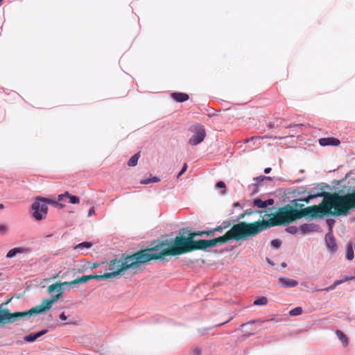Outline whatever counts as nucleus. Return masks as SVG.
Returning <instances> with one entry per match:
<instances>
[{"instance_id":"obj_1","label":"nucleus","mask_w":355,"mask_h":355,"mask_svg":"<svg viewBox=\"0 0 355 355\" xmlns=\"http://www.w3.org/2000/svg\"><path fill=\"white\" fill-rule=\"evenodd\" d=\"M318 197H322L323 200L318 205H313L315 211L313 214L306 215V217L313 218H322L327 215L347 216L349 214L350 193L340 195L338 193H329L322 191L315 194H310L304 198L297 200L310 203L311 200Z\"/></svg>"},{"instance_id":"obj_2","label":"nucleus","mask_w":355,"mask_h":355,"mask_svg":"<svg viewBox=\"0 0 355 355\" xmlns=\"http://www.w3.org/2000/svg\"><path fill=\"white\" fill-rule=\"evenodd\" d=\"M166 243L161 242L159 244L146 250H150L147 252L149 261L151 260L164 259L167 255H180L196 250H202L201 240H191V238L176 236L172 241V245L168 248L162 249Z\"/></svg>"},{"instance_id":"obj_3","label":"nucleus","mask_w":355,"mask_h":355,"mask_svg":"<svg viewBox=\"0 0 355 355\" xmlns=\"http://www.w3.org/2000/svg\"><path fill=\"white\" fill-rule=\"evenodd\" d=\"M150 251V250L144 249L131 255L125 256L123 260L114 259L110 261L109 268L107 269L108 272L106 274L110 275V278H113L123 271L138 268L140 265L149 262L147 252Z\"/></svg>"},{"instance_id":"obj_4","label":"nucleus","mask_w":355,"mask_h":355,"mask_svg":"<svg viewBox=\"0 0 355 355\" xmlns=\"http://www.w3.org/2000/svg\"><path fill=\"white\" fill-rule=\"evenodd\" d=\"M315 211L313 207H306L300 210L294 209L291 205H286L280 208L276 214L269 220H262L265 230L271 227L287 225L290 223L300 219L306 215L313 214Z\"/></svg>"},{"instance_id":"obj_5","label":"nucleus","mask_w":355,"mask_h":355,"mask_svg":"<svg viewBox=\"0 0 355 355\" xmlns=\"http://www.w3.org/2000/svg\"><path fill=\"white\" fill-rule=\"evenodd\" d=\"M265 230L262 220L253 223L240 222L234 224L229 231L232 240L245 241L255 236Z\"/></svg>"},{"instance_id":"obj_6","label":"nucleus","mask_w":355,"mask_h":355,"mask_svg":"<svg viewBox=\"0 0 355 355\" xmlns=\"http://www.w3.org/2000/svg\"><path fill=\"white\" fill-rule=\"evenodd\" d=\"M92 279V275H84L80 278H77L71 282H57L50 285L48 288V291L51 293L57 291L58 293L53 295L51 299H44L40 305L35 307L37 314L42 313L46 310L51 308L53 304L58 300L62 295V286L63 285H75L78 284L85 283Z\"/></svg>"},{"instance_id":"obj_7","label":"nucleus","mask_w":355,"mask_h":355,"mask_svg":"<svg viewBox=\"0 0 355 355\" xmlns=\"http://www.w3.org/2000/svg\"><path fill=\"white\" fill-rule=\"evenodd\" d=\"M37 314L35 307L23 312L10 313L8 309H2L0 306V327H3L8 323H14L17 320L24 317H31Z\"/></svg>"},{"instance_id":"obj_8","label":"nucleus","mask_w":355,"mask_h":355,"mask_svg":"<svg viewBox=\"0 0 355 355\" xmlns=\"http://www.w3.org/2000/svg\"><path fill=\"white\" fill-rule=\"evenodd\" d=\"M49 198H37L32 205V209L34 211L33 216L37 220H40L45 218L48 211Z\"/></svg>"},{"instance_id":"obj_9","label":"nucleus","mask_w":355,"mask_h":355,"mask_svg":"<svg viewBox=\"0 0 355 355\" xmlns=\"http://www.w3.org/2000/svg\"><path fill=\"white\" fill-rule=\"evenodd\" d=\"M189 130L194 132V135L189 140V144L196 146L204 140L206 132L203 125L200 124L194 125L191 126Z\"/></svg>"},{"instance_id":"obj_10","label":"nucleus","mask_w":355,"mask_h":355,"mask_svg":"<svg viewBox=\"0 0 355 355\" xmlns=\"http://www.w3.org/2000/svg\"><path fill=\"white\" fill-rule=\"evenodd\" d=\"M231 240L232 239L229 231H227L224 235L214 239H201L202 250H206L207 248L215 247L219 244L227 243Z\"/></svg>"},{"instance_id":"obj_11","label":"nucleus","mask_w":355,"mask_h":355,"mask_svg":"<svg viewBox=\"0 0 355 355\" xmlns=\"http://www.w3.org/2000/svg\"><path fill=\"white\" fill-rule=\"evenodd\" d=\"M325 241L330 252H335L337 250V245L332 232H329L325 235Z\"/></svg>"},{"instance_id":"obj_12","label":"nucleus","mask_w":355,"mask_h":355,"mask_svg":"<svg viewBox=\"0 0 355 355\" xmlns=\"http://www.w3.org/2000/svg\"><path fill=\"white\" fill-rule=\"evenodd\" d=\"M31 252L30 248L25 247H17L10 250L7 254L6 258L10 259L15 257L17 254H28Z\"/></svg>"},{"instance_id":"obj_13","label":"nucleus","mask_w":355,"mask_h":355,"mask_svg":"<svg viewBox=\"0 0 355 355\" xmlns=\"http://www.w3.org/2000/svg\"><path fill=\"white\" fill-rule=\"evenodd\" d=\"M318 143L322 146H338L340 144V140L335 137L320 138L318 140Z\"/></svg>"},{"instance_id":"obj_14","label":"nucleus","mask_w":355,"mask_h":355,"mask_svg":"<svg viewBox=\"0 0 355 355\" xmlns=\"http://www.w3.org/2000/svg\"><path fill=\"white\" fill-rule=\"evenodd\" d=\"M352 279H355V276H346L345 277H344L342 279L336 280L334 282V283L332 285H331L330 286L327 287L324 289H318V290H316V291H324L329 292V291L334 290L338 285H340L347 281L352 280Z\"/></svg>"},{"instance_id":"obj_15","label":"nucleus","mask_w":355,"mask_h":355,"mask_svg":"<svg viewBox=\"0 0 355 355\" xmlns=\"http://www.w3.org/2000/svg\"><path fill=\"white\" fill-rule=\"evenodd\" d=\"M279 282L285 288L295 287L298 284L296 280L286 277H280L279 279Z\"/></svg>"},{"instance_id":"obj_16","label":"nucleus","mask_w":355,"mask_h":355,"mask_svg":"<svg viewBox=\"0 0 355 355\" xmlns=\"http://www.w3.org/2000/svg\"><path fill=\"white\" fill-rule=\"evenodd\" d=\"M273 199H268L267 200L263 201L259 198H256L253 200V205L259 208H265L268 205H272L274 204Z\"/></svg>"},{"instance_id":"obj_17","label":"nucleus","mask_w":355,"mask_h":355,"mask_svg":"<svg viewBox=\"0 0 355 355\" xmlns=\"http://www.w3.org/2000/svg\"><path fill=\"white\" fill-rule=\"evenodd\" d=\"M318 226L312 223H305L300 226V230L303 234L317 232Z\"/></svg>"},{"instance_id":"obj_18","label":"nucleus","mask_w":355,"mask_h":355,"mask_svg":"<svg viewBox=\"0 0 355 355\" xmlns=\"http://www.w3.org/2000/svg\"><path fill=\"white\" fill-rule=\"evenodd\" d=\"M172 98L177 102H184L189 99V95L185 93L175 92L171 94Z\"/></svg>"},{"instance_id":"obj_19","label":"nucleus","mask_w":355,"mask_h":355,"mask_svg":"<svg viewBox=\"0 0 355 355\" xmlns=\"http://www.w3.org/2000/svg\"><path fill=\"white\" fill-rule=\"evenodd\" d=\"M47 332L46 329L42 330L34 335H28L24 338V340L26 342L31 343L35 341L39 337L43 336Z\"/></svg>"},{"instance_id":"obj_20","label":"nucleus","mask_w":355,"mask_h":355,"mask_svg":"<svg viewBox=\"0 0 355 355\" xmlns=\"http://www.w3.org/2000/svg\"><path fill=\"white\" fill-rule=\"evenodd\" d=\"M336 334L344 346H347L348 344V340L345 334L340 330H336Z\"/></svg>"},{"instance_id":"obj_21","label":"nucleus","mask_w":355,"mask_h":355,"mask_svg":"<svg viewBox=\"0 0 355 355\" xmlns=\"http://www.w3.org/2000/svg\"><path fill=\"white\" fill-rule=\"evenodd\" d=\"M140 157V153H137L130 157L128 162L129 166H135L137 164L138 159Z\"/></svg>"},{"instance_id":"obj_22","label":"nucleus","mask_w":355,"mask_h":355,"mask_svg":"<svg viewBox=\"0 0 355 355\" xmlns=\"http://www.w3.org/2000/svg\"><path fill=\"white\" fill-rule=\"evenodd\" d=\"M268 299L266 297L262 296L261 297L257 298L253 302L254 305L257 306H264L268 304Z\"/></svg>"},{"instance_id":"obj_23","label":"nucleus","mask_w":355,"mask_h":355,"mask_svg":"<svg viewBox=\"0 0 355 355\" xmlns=\"http://www.w3.org/2000/svg\"><path fill=\"white\" fill-rule=\"evenodd\" d=\"M355 209V189L350 193L349 212Z\"/></svg>"},{"instance_id":"obj_24","label":"nucleus","mask_w":355,"mask_h":355,"mask_svg":"<svg viewBox=\"0 0 355 355\" xmlns=\"http://www.w3.org/2000/svg\"><path fill=\"white\" fill-rule=\"evenodd\" d=\"M65 195L69 199V202L71 204H78L80 202V198L78 196H72L69 192H65Z\"/></svg>"},{"instance_id":"obj_25","label":"nucleus","mask_w":355,"mask_h":355,"mask_svg":"<svg viewBox=\"0 0 355 355\" xmlns=\"http://www.w3.org/2000/svg\"><path fill=\"white\" fill-rule=\"evenodd\" d=\"M354 253L352 246L351 245H349L347 247V249L346 258L348 260H352L354 259Z\"/></svg>"},{"instance_id":"obj_26","label":"nucleus","mask_w":355,"mask_h":355,"mask_svg":"<svg viewBox=\"0 0 355 355\" xmlns=\"http://www.w3.org/2000/svg\"><path fill=\"white\" fill-rule=\"evenodd\" d=\"M203 235H205L204 231L191 232L188 234V236L189 238H191V240H194L195 237L202 236Z\"/></svg>"},{"instance_id":"obj_27","label":"nucleus","mask_w":355,"mask_h":355,"mask_svg":"<svg viewBox=\"0 0 355 355\" xmlns=\"http://www.w3.org/2000/svg\"><path fill=\"white\" fill-rule=\"evenodd\" d=\"M110 275H107L106 272L103 275H92V279H96V280H102V279H110Z\"/></svg>"},{"instance_id":"obj_28","label":"nucleus","mask_w":355,"mask_h":355,"mask_svg":"<svg viewBox=\"0 0 355 355\" xmlns=\"http://www.w3.org/2000/svg\"><path fill=\"white\" fill-rule=\"evenodd\" d=\"M92 246V243L89 242H83L76 246L75 249L83 250V248L89 249Z\"/></svg>"},{"instance_id":"obj_29","label":"nucleus","mask_w":355,"mask_h":355,"mask_svg":"<svg viewBox=\"0 0 355 355\" xmlns=\"http://www.w3.org/2000/svg\"><path fill=\"white\" fill-rule=\"evenodd\" d=\"M302 309L300 306L295 307V309H292L289 312V315L291 316H295L299 315L302 314Z\"/></svg>"},{"instance_id":"obj_30","label":"nucleus","mask_w":355,"mask_h":355,"mask_svg":"<svg viewBox=\"0 0 355 355\" xmlns=\"http://www.w3.org/2000/svg\"><path fill=\"white\" fill-rule=\"evenodd\" d=\"M286 231L290 234H295L298 232V228L296 226H289L286 229Z\"/></svg>"},{"instance_id":"obj_31","label":"nucleus","mask_w":355,"mask_h":355,"mask_svg":"<svg viewBox=\"0 0 355 355\" xmlns=\"http://www.w3.org/2000/svg\"><path fill=\"white\" fill-rule=\"evenodd\" d=\"M282 245V241L279 239H274L271 241V245L272 248L277 249Z\"/></svg>"},{"instance_id":"obj_32","label":"nucleus","mask_w":355,"mask_h":355,"mask_svg":"<svg viewBox=\"0 0 355 355\" xmlns=\"http://www.w3.org/2000/svg\"><path fill=\"white\" fill-rule=\"evenodd\" d=\"M48 203L49 204H51V205H53V206H55L56 207H59V208H62L63 207V205L62 204H60L58 202L52 200H50V199H49Z\"/></svg>"},{"instance_id":"obj_33","label":"nucleus","mask_w":355,"mask_h":355,"mask_svg":"<svg viewBox=\"0 0 355 355\" xmlns=\"http://www.w3.org/2000/svg\"><path fill=\"white\" fill-rule=\"evenodd\" d=\"M188 165L187 163H184L183 167L182 168L180 173L178 174L177 178H179L187 169Z\"/></svg>"},{"instance_id":"obj_34","label":"nucleus","mask_w":355,"mask_h":355,"mask_svg":"<svg viewBox=\"0 0 355 355\" xmlns=\"http://www.w3.org/2000/svg\"><path fill=\"white\" fill-rule=\"evenodd\" d=\"M193 355H201V349L198 347H196L193 349Z\"/></svg>"},{"instance_id":"obj_35","label":"nucleus","mask_w":355,"mask_h":355,"mask_svg":"<svg viewBox=\"0 0 355 355\" xmlns=\"http://www.w3.org/2000/svg\"><path fill=\"white\" fill-rule=\"evenodd\" d=\"M204 233H205V235H207V236H214V230H208V231H204Z\"/></svg>"},{"instance_id":"obj_36","label":"nucleus","mask_w":355,"mask_h":355,"mask_svg":"<svg viewBox=\"0 0 355 355\" xmlns=\"http://www.w3.org/2000/svg\"><path fill=\"white\" fill-rule=\"evenodd\" d=\"M216 187L225 188V184L223 181H219L216 183Z\"/></svg>"},{"instance_id":"obj_37","label":"nucleus","mask_w":355,"mask_h":355,"mask_svg":"<svg viewBox=\"0 0 355 355\" xmlns=\"http://www.w3.org/2000/svg\"><path fill=\"white\" fill-rule=\"evenodd\" d=\"M297 201V200H293V201H292V203H293V204L296 207H300V208H301V209H303L302 207H303L304 205H303V204H298Z\"/></svg>"},{"instance_id":"obj_38","label":"nucleus","mask_w":355,"mask_h":355,"mask_svg":"<svg viewBox=\"0 0 355 355\" xmlns=\"http://www.w3.org/2000/svg\"><path fill=\"white\" fill-rule=\"evenodd\" d=\"M266 179H270V177H266V176H264V175H261V176H259V177H257L255 178V180L257 181H262L263 180H266Z\"/></svg>"},{"instance_id":"obj_39","label":"nucleus","mask_w":355,"mask_h":355,"mask_svg":"<svg viewBox=\"0 0 355 355\" xmlns=\"http://www.w3.org/2000/svg\"><path fill=\"white\" fill-rule=\"evenodd\" d=\"M214 230V232H222L223 230H224V228H223V226L220 225V226H218L217 227H216Z\"/></svg>"},{"instance_id":"obj_40","label":"nucleus","mask_w":355,"mask_h":355,"mask_svg":"<svg viewBox=\"0 0 355 355\" xmlns=\"http://www.w3.org/2000/svg\"><path fill=\"white\" fill-rule=\"evenodd\" d=\"M95 214V210H94V207H92L89 211H88V216H92V215H94Z\"/></svg>"},{"instance_id":"obj_41","label":"nucleus","mask_w":355,"mask_h":355,"mask_svg":"<svg viewBox=\"0 0 355 355\" xmlns=\"http://www.w3.org/2000/svg\"><path fill=\"white\" fill-rule=\"evenodd\" d=\"M230 225H231L230 222L227 221V222H223L221 225L223 226L224 229H226V228L229 227L230 226Z\"/></svg>"},{"instance_id":"obj_42","label":"nucleus","mask_w":355,"mask_h":355,"mask_svg":"<svg viewBox=\"0 0 355 355\" xmlns=\"http://www.w3.org/2000/svg\"><path fill=\"white\" fill-rule=\"evenodd\" d=\"M64 197H67V195H65V193H62V194H60L58 196V200L59 201H62Z\"/></svg>"},{"instance_id":"obj_43","label":"nucleus","mask_w":355,"mask_h":355,"mask_svg":"<svg viewBox=\"0 0 355 355\" xmlns=\"http://www.w3.org/2000/svg\"><path fill=\"white\" fill-rule=\"evenodd\" d=\"M7 230V227L4 225H0V232H5Z\"/></svg>"},{"instance_id":"obj_44","label":"nucleus","mask_w":355,"mask_h":355,"mask_svg":"<svg viewBox=\"0 0 355 355\" xmlns=\"http://www.w3.org/2000/svg\"><path fill=\"white\" fill-rule=\"evenodd\" d=\"M67 318V315L64 314V313H62L60 314V319L62 320H66Z\"/></svg>"},{"instance_id":"obj_45","label":"nucleus","mask_w":355,"mask_h":355,"mask_svg":"<svg viewBox=\"0 0 355 355\" xmlns=\"http://www.w3.org/2000/svg\"><path fill=\"white\" fill-rule=\"evenodd\" d=\"M150 182H151V180L150 179H147V180L141 181V183L144 184H149Z\"/></svg>"},{"instance_id":"obj_46","label":"nucleus","mask_w":355,"mask_h":355,"mask_svg":"<svg viewBox=\"0 0 355 355\" xmlns=\"http://www.w3.org/2000/svg\"><path fill=\"white\" fill-rule=\"evenodd\" d=\"M253 322H247V323L242 324L241 325V327H245V326L251 325Z\"/></svg>"},{"instance_id":"obj_47","label":"nucleus","mask_w":355,"mask_h":355,"mask_svg":"<svg viewBox=\"0 0 355 355\" xmlns=\"http://www.w3.org/2000/svg\"><path fill=\"white\" fill-rule=\"evenodd\" d=\"M150 180H151V182H157L159 180V179L157 177H154Z\"/></svg>"},{"instance_id":"obj_48","label":"nucleus","mask_w":355,"mask_h":355,"mask_svg":"<svg viewBox=\"0 0 355 355\" xmlns=\"http://www.w3.org/2000/svg\"><path fill=\"white\" fill-rule=\"evenodd\" d=\"M270 171H271V168H270V167L266 168L264 169V173L266 174L269 173Z\"/></svg>"},{"instance_id":"obj_49","label":"nucleus","mask_w":355,"mask_h":355,"mask_svg":"<svg viewBox=\"0 0 355 355\" xmlns=\"http://www.w3.org/2000/svg\"><path fill=\"white\" fill-rule=\"evenodd\" d=\"M230 320H232V318H230L229 320H227V321H226V322H223V323H221V324H218V325H217V327H220V326L223 325L224 324H225V323H227V322H229Z\"/></svg>"},{"instance_id":"obj_50","label":"nucleus","mask_w":355,"mask_h":355,"mask_svg":"<svg viewBox=\"0 0 355 355\" xmlns=\"http://www.w3.org/2000/svg\"><path fill=\"white\" fill-rule=\"evenodd\" d=\"M98 266V263H94L92 268H97Z\"/></svg>"},{"instance_id":"obj_51","label":"nucleus","mask_w":355,"mask_h":355,"mask_svg":"<svg viewBox=\"0 0 355 355\" xmlns=\"http://www.w3.org/2000/svg\"><path fill=\"white\" fill-rule=\"evenodd\" d=\"M4 207H3V204H0V209H3Z\"/></svg>"},{"instance_id":"obj_52","label":"nucleus","mask_w":355,"mask_h":355,"mask_svg":"<svg viewBox=\"0 0 355 355\" xmlns=\"http://www.w3.org/2000/svg\"><path fill=\"white\" fill-rule=\"evenodd\" d=\"M3 0H0V6L1 5Z\"/></svg>"},{"instance_id":"obj_53","label":"nucleus","mask_w":355,"mask_h":355,"mask_svg":"<svg viewBox=\"0 0 355 355\" xmlns=\"http://www.w3.org/2000/svg\"><path fill=\"white\" fill-rule=\"evenodd\" d=\"M243 216H244V214H242V215L240 216V218H243Z\"/></svg>"},{"instance_id":"obj_54","label":"nucleus","mask_w":355,"mask_h":355,"mask_svg":"<svg viewBox=\"0 0 355 355\" xmlns=\"http://www.w3.org/2000/svg\"><path fill=\"white\" fill-rule=\"evenodd\" d=\"M282 266H286V263H282Z\"/></svg>"},{"instance_id":"obj_55","label":"nucleus","mask_w":355,"mask_h":355,"mask_svg":"<svg viewBox=\"0 0 355 355\" xmlns=\"http://www.w3.org/2000/svg\"><path fill=\"white\" fill-rule=\"evenodd\" d=\"M252 333H249V334H248V336H250V335H252Z\"/></svg>"}]
</instances>
